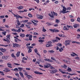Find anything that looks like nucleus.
Listing matches in <instances>:
<instances>
[{"instance_id":"nucleus-9","label":"nucleus","mask_w":80,"mask_h":80,"mask_svg":"<svg viewBox=\"0 0 80 80\" xmlns=\"http://www.w3.org/2000/svg\"><path fill=\"white\" fill-rule=\"evenodd\" d=\"M7 65L9 68H12V67L10 66H12V64H11L10 62L8 63Z\"/></svg>"},{"instance_id":"nucleus-48","label":"nucleus","mask_w":80,"mask_h":80,"mask_svg":"<svg viewBox=\"0 0 80 80\" xmlns=\"http://www.w3.org/2000/svg\"><path fill=\"white\" fill-rule=\"evenodd\" d=\"M59 12L60 13H65V12H64L63 10H61Z\"/></svg>"},{"instance_id":"nucleus-26","label":"nucleus","mask_w":80,"mask_h":80,"mask_svg":"<svg viewBox=\"0 0 80 80\" xmlns=\"http://www.w3.org/2000/svg\"><path fill=\"white\" fill-rule=\"evenodd\" d=\"M11 56L13 58H16V57H15V56L14 55V54H13V53H12V54Z\"/></svg>"},{"instance_id":"nucleus-53","label":"nucleus","mask_w":80,"mask_h":80,"mask_svg":"<svg viewBox=\"0 0 80 80\" xmlns=\"http://www.w3.org/2000/svg\"><path fill=\"white\" fill-rule=\"evenodd\" d=\"M22 63H26V61L24 60L23 59L22 60Z\"/></svg>"},{"instance_id":"nucleus-34","label":"nucleus","mask_w":80,"mask_h":80,"mask_svg":"<svg viewBox=\"0 0 80 80\" xmlns=\"http://www.w3.org/2000/svg\"><path fill=\"white\" fill-rule=\"evenodd\" d=\"M6 42H7V43H8V44H9L10 42V41L8 40V39L7 38V41Z\"/></svg>"},{"instance_id":"nucleus-18","label":"nucleus","mask_w":80,"mask_h":80,"mask_svg":"<svg viewBox=\"0 0 80 80\" xmlns=\"http://www.w3.org/2000/svg\"><path fill=\"white\" fill-rule=\"evenodd\" d=\"M0 50H1L2 52H5V50L2 48H0Z\"/></svg>"},{"instance_id":"nucleus-46","label":"nucleus","mask_w":80,"mask_h":80,"mask_svg":"<svg viewBox=\"0 0 80 80\" xmlns=\"http://www.w3.org/2000/svg\"><path fill=\"white\" fill-rule=\"evenodd\" d=\"M27 48H33V46H28Z\"/></svg>"},{"instance_id":"nucleus-13","label":"nucleus","mask_w":80,"mask_h":80,"mask_svg":"<svg viewBox=\"0 0 80 80\" xmlns=\"http://www.w3.org/2000/svg\"><path fill=\"white\" fill-rule=\"evenodd\" d=\"M33 36H32V35H30V36L29 37V40H30L31 41H32V37Z\"/></svg>"},{"instance_id":"nucleus-14","label":"nucleus","mask_w":80,"mask_h":80,"mask_svg":"<svg viewBox=\"0 0 80 80\" xmlns=\"http://www.w3.org/2000/svg\"><path fill=\"white\" fill-rule=\"evenodd\" d=\"M20 52L19 51L16 54V55L17 57H18L20 56Z\"/></svg>"},{"instance_id":"nucleus-27","label":"nucleus","mask_w":80,"mask_h":80,"mask_svg":"<svg viewBox=\"0 0 80 80\" xmlns=\"http://www.w3.org/2000/svg\"><path fill=\"white\" fill-rule=\"evenodd\" d=\"M39 17H38V18H39L40 19H42V18H43V16L42 15L39 16Z\"/></svg>"},{"instance_id":"nucleus-3","label":"nucleus","mask_w":80,"mask_h":80,"mask_svg":"<svg viewBox=\"0 0 80 80\" xmlns=\"http://www.w3.org/2000/svg\"><path fill=\"white\" fill-rule=\"evenodd\" d=\"M3 71L5 72H10V70L8 68H5Z\"/></svg>"},{"instance_id":"nucleus-19","label":"nucleus","mask_w":80,"mask_h":80,"mask_svg":"<svg viewBox=\"0 0 80 80\" xmlns=\"http://www.w3.org/2000/svg\"><path fill=\"white\" fill-rule=\"evenodd\" d=\"M63 30H69V28L67 29L66 26H64V27H63Z\"/></svg>"},{"instance_id":"nucleus-58","label":"nucleus","mask_w":80,"mask_h":80,"mask_svg":"<svg viewBox=\"0 0 80 80\" xmlns=\"http://www.w3.org/2000/svg\"><path fill=\"white\" fill-rule=\"evenodd\" d=\"M38 64V65H39V64H40V62H39V61H36V63H35V64Z\"/></svg>"},{"instance_id":"nucleus-28","label":"nucleus","mask_w":80,"mask_h":80,"mask_svg":"<svg viewBox=\"0 0 80 80\" xmlns=\"http://www.w3.org/2000/svg\"><path fill=\"white\" fill-rule=\"evenodd\" d=\"M17 21L18 22L17 24L18 25H20L21 24H20V22H19V20L18 19L17 20Z\"/></svg>"},{"instance_id":"nucleus-20","label":"nucleus","mask_w":80,"mask_h":80,"mask_svg":"<svg viewBox=\"0 0 80 80\" xmlns=\"http://www.w3.org/2000/svg\"><path fill=\"white\" fill-rule=\"evenodd\" d=\"M18 70H19V72H22V70H23V69L22 68H18Z\"/></svg>"},{"instance_id":"nucleus-21","label":"nucleus","mask_w":80,"mask_h":80,"mask_svg":"<svg viewBox=\"0 0 80 80\" xmlns=\"http://www.w3.org/2000/svg\"><path fill=\"white\" fill-rule=\"evenodd\" d=\"M52 42L53 43H55V42H58V39H56L55 40H52Z\"/></svg>"},{"instance_id":"nucleus-38","label":"nucleus","mask_w":80,"mask_h":80,"mask_svg":"<svg viewBox=\"0 0 80 80\" xmlns=\"http://www.w3.org/2000/svg\"><path fill=\"white\" fill-rule=\"evenodd\" d=\"M38 42L41 43H42V42H44V40H38Z\"/></svg>"},{"instance_id":"nucleus-12","label":"nucleus","mask_w":80,"mask_h":80,"mask_svg":"<svg viewBox=\"0 0 80 80\" xmlns=\"http://www.w3.org/2000/svg\"><path fill=\"white\" fill-rule=\"evenodd\" d=\"M67 70L68 72H71L72 70L71 68L69 67H68V68L67 69Z\"/></svg>"},{"instance_id":"nucleus-7","label":"nucleus","mask_w":80,"mask_h":80,"mask_svg":"<svg viewBox=\"0 0 80 80\" xmlns=\"http://www.w3.org/2000/svg\"><path fill=\"white\" fill-rule=\"evenodd\" d=\"M45 61H47V62H53V61L49 59L45 58L44 59Z\"/></svg>"},{"instance_id":"nucleus-30","label":"nucleus","mask_w":80,"mask_h":80,"mask_svg":"<svg viewBox=\"0 0 80 80\" xmlns=\"http://www.w3.org/2000/svg\"><path fill=\"white\" fill-rule=\"evenodd\" d=\"M67 27L68 28H73V27L72 26H70L68 25L67 26Z\"/></svg>"},{"instance_id":"nucleus-4","label":"nucleus","mask_w":80,"mask_h":80,"mask_svg":"<svg viewBox=\"0 0 80 80\" xmlns=\"http://www.w3.org/2000/svg\"><path fill=\"white\" fill-rule=\"evenodd\" d=\"M65 45L67 46V45H70V41H66L64 42Z\"/></svg>"},{"instance_id":"nucleus-31","label":"nucleus","mask_w":80,"mask_h":80,"mask_svg":"<svg viewBox=\"0 0 80 80\" xmlns=\"http://www.w3.org/2000/svg\"><path fill=\"white\" fill-rule=\"evenodd\" d=\"M52 72L53 73H56L57 72V69L53 70H52Z\"/></svg>"},{"instance_id":"nucleus-56","label":"nucleus","mask_w":80,"mask_h":80,"mask_svg":"<svg viewBox=\"0 0 80 80\" xmlns=\"http://www.w3.org/2000/svg\"><path fill=\"white\" fill-rule=\"evenodd\" d=\"M75 59H76V60H80V58L78 57H77L75 58Z\"/></svg>"},{"instance_id":"nucleus-40","label":"nucleus","mask_w":80,"mask_h":80,"mask_svg":"<svg viewBox=\"0 0 80 80\" xmlns=\"http://www.w3.org/2000/svg\"><path fill=\"white\" fill-rule=\"evenodd\" d=\"M14 17H16V19H18V18H17L18 17V15H16L15 14H14Z\"/></svg>"},{"instance_id":"nucleus-10","label":"nucleus","mask_w":80,"mask_h":80,"mask_svg":"<svg viewBox=\"0 0 80 80\" xmlns=\"http://www.w3.org/2000/svg\"><path fill=\"white\" fill-rule=\"evenodd\" d=\"M34 73L36 74H38V75H43V73L38 72L37 71H35L34 72Z\"/></svg>"},{"instance_id":"nucleus-37","label":"nucleus","mask_w":80,"mask_h":80,"mask_svg":"<svg viewBox=\"0 0 80 80\" xmlns=\"http://www.w3.org/2000/svg\"><path fill=\"white\" fill-rule=\"evenodd\" d=\"M26 26L27 28H28L29 29H30V26L29 25H26Z\"/></svg>"},{"instance_id":"nucleus-55","label":"nucleus","mask_w":80,"mask_h":80,"mask_svg":"<svg viewBox=\"0 0 80 80\" xmlns=\"http://www.w3.org/2000/svg\"><path fill=\"white\" fill-rule=\"evenodd\" d=\"M2 33L4 35H6V32H2Z\"/></svg>"},{"instance_id":"nucleus-25","label":"nucleus","mask_w":80,"mask_h":80,"mask_svg":"<svg viewBox=\"0 0 80 80\" xmlns=\"http://www.w3.org/2000/svg\"><path fill=\"white\" fill-rule=\"evenodd\" d=\"M49 30H50V31H51V32H55V29H50Z\"/></svg>"},{"instance_id":"nucleus-42","label":"nucleus","mask_w":80,"mask_h":80,"mask_svg":"<svg viewBox=\"0 0 80 80\" xmlns=\"http://www.w3.org/2000/svg\"><path fill=\"white\" fill-rule=\"evenodd\" d=\"M20 27L21 28H23V27H24V24H22L21 26H20Z\"/></svg>"},{"instance_id":"nucleus-59","label":"nucleus","mask_w":80,"mask_h":80,"mask_svg":"<svg viewBox=\"0 0 80 80\" xmlns=\"http://www.w3.org/2000/svg\"><path fill=\"white\" fill-rule=\"evenodd\" d=\"M77 21L78 22H80V18H78L77 19Z\"/></svg>"},{"instance_id":"nucleus-16","label":"nucleus","mask_w":80,"mask_h":80,"mask_svg":"<svg viewBox=\"0 0 80 80\" xmlns=\"http://www.w3.org/2000/svg\"><path fill=\"white\" fill-rule=\"evenodd\" d=\"M20 75H21V77H22V78H24V76L23 75V74L22 73V72H19Z\"/></svg>"},{"instance_id":"nucleus-57","label":"nucleus","mask_w":80,"mask_h":80,"mask_svg":"<svg viewBox=\"0 0 80 80\" xmlns=\"http://www.w3.org/2000/svg\"><path fill=\"white\" fill-rule=\"evenodd\" d=\"M12 30L13 32H17V30H16L15 29H12Z\"/></svg>"},{"instance_id":"nucleus-22","label":"nucleus","mask_w":80,"mask_h":80,"mask_svg":"<svg viewBox=\"0 0 80 80\" xmlns=\"http://www.w3.org/2000/svg\"><path fill=\"white\" fill-rule=\"evenodd\" d=\"M15 45L16 46V47H20V45H18L17 43H15Z\"/></svg>"},{"instance_id":"nucleus-2","label":"nucleus","mask_w":80,"mask_h":80,"mask_svg":"<svg viewBox=\"0 0 80 80\" xmlns=\"http://www.w3.org/2000/svg\"><path fill=\"white\" fill-rule=\"evenodd\" d=\"M47 47H52V42L50 41L48 42L47 44L46 45Z\"/></svg>"},{"instance_id":"nucleus-61","label":"nucleus","mask_w":80,"mask_h":80,"mask_svg":"<svg viewBox=\"0 0 80 80\" xmlns=\"http://www.w3.org/2000/svg\"><path fill=\"white\" fill-rule=\"evenodd\" d=\"M15 42H17V43H18V39H15Z\"/></svg>"},{"instance_id":"nucleus-32","label":"nucleus","mask_w":80,"mask_h":80,"mask_svg":"<svg viewBox=\"0 0 80 80\" xmlns=\"http://www.w3.org/2000/svg\"><path fill=\"white\" fill-rule=\"evenodd\" d=\"M16 32H21V29H18V30H17Z\"/></svg>"},{"instance_id":"nucleus-5","label":"nucleus","mask_w":80,"mask_h":80,"mask_svg":"<svg viewBox=\"0 0 80 80\" xmlns=\"http://www.w3.org/2000/svg\"><path fill=\"white\" fill-rule=\"evenodd\" d=\"M50 64H47L46 65H44V68H48V67H50Z\"/></svg>"},{"instance_id":"nucleus-29","label":"nucleus","mask_w":80,"mask_h":80,"mask_svg":"<svg viewBox=\"0 0 80 80\" xmlns=\"http://www.w3.org/2000/svg\"><path fill=\"white\" fill-rule=\"evenodd\" d=\"M28 16H29V17H30L31 18H32V14H31V13H29L28 14Z\"/></svg>"},{"instance_id":"nucleus-45","label":"nucleus","mask_w":80,"mask_h":80,"mask_svg":"<svg viewBox=\"0 0 80 80\" xmlns=\"http://www.w3.org/2000/svg\"><path fill=\"white\" fill-rule=\"evenodd\" d=\"M58 35L60 37H65V36H62V35L59 34Z\"/></svg>"},{"instance_id":"nucleus-17","label":"nucleus","mask_w":80,"mask_h":80,"mask_svg":"<svg viewBox=\"0 0 80 80\" xmlns=\"http://www.w3.org/2000/svg\"><path fill=\"white\" fill-rule=\"evenodd\" d=\"M72 43H77V44L80 45V43L77 41H72Z\"/></svg>"},{"instance_id":"nucleus-43","label":"nucleus","mask_w":80,"mask_h":80,"mask_svg":"<svg viewBox=\"0 0 80 80\" xmlns=\"http://www.w3.org/2000/svg\"><path fill=\"white\" fill-rule=\"evenodd\" d=\"M15 75H16L17 77H19V74L17 73H16L15 74Z\"/></svg>"},{"instance_id":"nucleus-41","label":"nucleus","mask_w":80,"mask_h":80,"mask_svg":"<svg viewBox=\"0 0 80 80\" xmlns=\"http://www.w3.org/2000/svg\"><path fill=\"white\" fill-rule=\"evenodd\" d=\"M48 52L49 53H53V52H54V51H53L52 50H49Z\"/></svg>"},{"instance_id":"nucleus-8","label":"nucleus","mask_w":80,"mask_h":80,"mask_svg":"<svg viewBox=\"0 0 80 80\" xmlns=\"http://www.w3.org/2000/svg\"><path fill=\"white\" fill-rule=\"evenodd\" d=\"M20 37L22 38H23V37H25V34L20 33Z\"/></svg>"},{"instance_id":"nucleus-62","label":"nucleus","mask_w":80,"mask_h":80,"mask_svg":"<svg viewBox=\"0 0 80 80\" xmlns=\"http://www.w3.org/2000/svg\"><path fill=\"white\" fill-rule=\"evenodd\" d=\"M71 22H74V21H75V19H72L71 20Z\"/></svg>"},{"instance_id":"nucleus-24","label":"nucleus","mask_w":80,"mask_h":80,"mask_svg":"<svg viewBox=\"0 0 80 80\" xmlns=\"http://www.w3.org/2000/svg\"><path fill=\"white\" fill-rule=\"evenodd\" d=\"M10 35H8L6 36L7 38L8 39H9V40H10Z\"/></svg>"},{"instance_id":"nucleus-63","label":"nucleus","mask_w":80,"mask_h":80,"mask_svg":"<svg viewBox=\"0 0 80 80\" xmlns=\"http://www.w3.org/2000/svg\"><path fill=\"white\" fill-rule=\"evenodd\" d=\"M63 10L64 12H66V8H63Z\"/></svg>"},{"instance_id":"nucleus-6","label":"nucleus","mask_w":80,"mask_h":80,"mask_svg":"<svg viewBox=\"0 0 80 80\" xmlns=\"http://www.w3.org/2000/svg\"><path fill=\"white\" fill-rule=\"evenodd\" d=\"M74 28H77V27H80V25L78 24H75L73 26Z\"/></svg>"},{"instance_id":"nucleus-54","label":"nucleus","mask_w":80,"mask_h":80,"mask_svg":"<svg viewBox=\"0 0 80 80\" xmlns=\"http://www.w3.org/2000/svg\"><path fill=\"white\" fill-rule=\"evenodd\" d=\"M22 59V60H27V59L26 58L23 57Z\"/></svg>"},{"instance_id":"nucleus-51","label":"nucleus","mask_w":80,"mask_h":80,"mask_svg":"<svg viewBox=\"0 0 80 80\" xmlns=\"http://www.w3.org/2000/svg\"><path fill=\"white\" fill-rule=\"evenodd\" d=\"M32 22L33 23L34 25H37V23L34 22H33V21H32Z\"/></svg>"},{"instance_id":"nucleus-11","label":"nucleus","mask_w":80,"mask_h":80,"mask_svg":"<svg viewBox=\"0 0 80 80\" xmlns=\"http://www.w3.org/2000/svg\"><path fill=\"white\" fill-rule=\"evenodd\" d=\"M23 6H21L18 7L17 8H18V9H19V10H22V9H23Z\"/></svg>"},{"instance_id":"nucleus-35","label":"nucleus","mask_w":80,"mask_h":80,"mask_svg":"<svg viewBox=\"0 0 80 80\" xmlns=\"http://www.w3.org/2000/svg\"><path fill=\"white\" fill-rule=\"evenodd\" d=\"M13 71H15V72L16 71H18V68H14L13 70Z\"/></svg>"},{"instance_id":"nucleus-50","label":"nucleus","mask_w":80,"mask_h":80,"mask_svg":"<svg viewBox=\"0 0 80 80\" xmlns=\"http://www.w3.org/2000/svg\"><path fill=\"white\" fill-rule=\"evenodd\" d=\"M56 22L57 23H59V22H60V20L58 19H56Z\"/></svg>"},{"instance_id":"nucleus-39","label":"nucleus","mask_w":80,"mask_h":80,"mask_svg":"<svg viewBox=\"0 0 80 80\" xmlns=\"http://www.w3.org/2000/svg\"><path fill=\"white\" fill-rule=\"evenodd\" d=\"M28 20H23L22 21V22H23V23H26V22H28Z\"/></svg>"},{"instance_id":"nucleus-60","label":"nucleus","mask_w":80,"mask_h":80,"mask_svg":"<svg viewBox=\"0 0 80 80\" xmlns=\"http://www.w3.org/2000/svg\"><path fill=\"white\" fill-rule=\"evenodd\" d=\"M42 31L44 32H46L47 31V30H46V29H45V28H43L42 29Z\"/></svg>"},{"instance_id":"nucleus-15","label":"nucleus","mask_w":80,"mask_h":80,"mask_svg":"<svg viewBox=\"0 0 80 80\" xmlns=\"http://www.w3.org/2000/svg\"><path fill=\"white\" fill-rule=\"evenodd\" d=\"M8 58L7 56H3L2 57V59H4V60H7Z\"/></svg>"},{"instance_id":"nucleus-64","label":"nucleus","mask_w":80,"mask_h":80,"mask_svg":"<svg viewBox=\"0 0 80 80\" xmlns=\"http://www.w3.org/2000/svg\"><path fill=\"white\" fill-rule=\"evenodd\" d=\"M77 32H80V28L78 29L77 30Z\"/></svg>"},{"instance_id":"nucleus-44","label":"nucleus","mask_w":80,"mask_h":80,"mask_svg":"<svg viewBox=\"0 0 80 80\" xmlns=\"http://www.w3.org/2000/svg\"><path fill=\"white\" fill-rule=\"evenodd\" d=\"M63 68H67V66L65 64H64V66H63Z\"/></svg>"},{"instance_id":"nucleus-1","label":"nucleus","mask_w":80,"mask_h":80,"mask_svg":"<svg viewBox=\"0 0 80 80\" xmlns=\"http://www.w3.org/2000/svg\"><path fill=\"white\" fill-rule=\"evenodd\" d=\"M51 14L50 13L49 14V15L50 17H51V18H54V16H53L54 15L56 16H57L58 15L57 13L54 12H51Z\"/></svg>"},{"instance_id":"nucleus-52","label":"nucleus","mask_w":80,"mask_h":80,"mask_svg":"<svg viewBox=\"0 0 80 80\" xmlns=\"http://www.w3.org/2000/svg\"><path fill=\"white\" fill-rule=\"evenodd\" d=\"M33 35H38V33L37 32H34L33 33Z\"/></svg>"},{"instance_id":"nucleus-23","label":"nucleus","mask_w":80,"mask_h":80,"mask_svg":"<svg viewBox=\"0 0 80 80\" xmlns=\"http://www.w3.org/2000/svg\"><path fill=\"white\" fill-rule=\"evenodd\" d=\"M63 49L61 47L59 49V51L60 52H62V51H63Z\"/></svg>"},{"instance_id":"nucleus-49","label":"nucleus","mask_w":80,"mask_h":80,"mask_svg":"<svg viewBox=\"0 0 80 80\" xmlns=\"http://www.w3.org/2000/svg\"><path fill=\"white\" fill-rule=\"evenodd\" d=\"M19 18H22V19L23 18V17H21L20 16L18 15V17L17 18L18 19Z\"/></svg>"},{"instance_id":"nucleus-36","label":"nucleus","mask_w":80,"mask_h":80,"mask_svg":"<svg viewBox=\"0 0 80 80\" xmlns=\"http://www.w3.org/2000/svg\"><path fill=\"white\" fill-rule=\"evenodd\" d=\"M30 52H32V49L31 48H29V50H28V53H29Z\"/></svg>"},{"instance_id":"nucleus-47","label":"nucleus","mask_w":80,"mask_h":80,"mask_svg":"<svg viewBox=\"0 0 80 80\" xmlns=\"http://www.w3.org/2000/svg\"><path fill=\"white\" fill-rule=\"evenodd\" d=\"M34 52L35 53H37L38 52V50H37V49H34Z\"/></svg>"},{"instance_id":"nucleus-33","label":"nucleus","mask_w":80,"mask_h":80,"mask_svg":"<svg viewBox=\"0 0 80 80\" xmlns=\"http://www.w3.org/2000/svg\"><path fill=\"white\" fill-rule=\"evenodd\" d=\"M51 59L52 60H54L55 61H57V60H55V58L53 57H51Z\"/></svg>"}]
</instances>
